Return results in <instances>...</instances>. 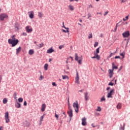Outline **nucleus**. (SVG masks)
<instances>
[{"label": "nucleus", "instance_id": "nucleus-38", "mask_svg": "<svg viewBox=\"0 0 130 130\" xmlns=\"http://www.w3.org/2000/svg\"><path fill=\"white\" fill-rule=\"evenodd\" d=\"M96 111H101V108L100 107H98V109H96Z\"/></svg>", "mask_w": 130, "mask_h": 130}, {"label": "nucleus", "instance_id": "nucleus-35", "mask_svg": "<svg viewBox=\"0 0 130 130\" xmlns=\"http://www.w3.org/2000/svg\"><path fill=\"white\" fill-rule=\"evenodd\" d=\"M113 85H114V83L112 82H110L108 84V86H113Z\"/></svg>", "mask_w": 130, "mask_h": 130}, {"label": "nucleus", "instance_id": "nucleus-44", "mask_svg": "<svg viewBox=\"0 0 130 130\" xmlns=\"http://www.w3.org/2000/svg\"><path fill=\"white\" fill-rule=\"evenodd\" d=\"M77 61H78V63L79 64H81L82 63V59H79V60H77Z\"/></svg>", "mask_w": 130, "mask_h": 130}, {"label": "nucleus", "instance_id": "nucleus-26", "mask_svg": "<svg viewBox=\"0 0 130 130\" xmlns=\"http://www.w3.org/2000/svg\"><path fill=\"white\" fill-rule=\"evenodd\" d=\"M120 55L121 56H122V58H124V56L125 55V53L124 52H123L122 53H120Z\"/></svg>", "mask_w": 130, "mask_h": 130}, {"label": "nucleus", "instance_id": "nucleus-64", "mask_svg": "<svg viewBox=\"0 0 130 130\" xmlns=\"http://www.w3.org/2000/svg\"><path fill=\"white\" fill-rule=\"evenodd\" d=\"M90 8H93V6H92L91 4L89 6V8H90Z\"/></svg>", "mask_w": 130, "mask_h": 130}, {"label": "nucleus", "instance_id": "nucleus-7", "mask_svg": "<svg viewBox=\"0 0 130 130\" xmlns=\"http://www.w3.org/2000/svg\"><path fill=\"white\" fill-rule=\"evenodd\" d=\"M68 113L70 117H73V110H72V107H69Z\"/></svg>", "mask_w": 130, "mask_h": 130}, {"label": "nucleus", "instance_id": "nucleus-47", "mask_svg": "<svg viewBox=\"0 0 130 130\" xmlns=\"http://www.w3.org/2000/svg\"><path fill=\"white\" fill-rule=\"evenodd\" d=\"M62 47H63V45H60L58 47L59 49H62Z\"/></svg>", "mask_w": 130, "mask_h": 130}, {"label": "nucleus", "instance_id": "nucleus-13", "mask_svg": "<svg viewBox=\"0 0 130 130\" xmlns=\"http://www.w3.org/2000/svg\"><path fill=\"white\" fill-rule=\"evenodd\" d=\"M94 56L91 57V58H96V59H98V60H100V56H99V55L98 54H94Z\"/></svg>", "mask_w": 130, "mask_h": 130}, {"label": "nucleus", "instance_id": "nucleus-31", "mask_svg": "<svg viewBox=\"0 0 130 130\" xmlns=\"http://www.w3.org/2000/svg\"><path fill=\"white\" fill-rule=\"evenodd\" d=\"M109 71V74H113V69H109L108 70Z\"/></svg>", "mask_w": 130, "mask_h": 130}, {"label": "nucleus", "instance_id": "nucleus-37", "mask_svg": "<svg viewBox=\"0 0 130 130\" xmlns=\"http://www.w3.org/2000/svg\"><path fill=\"white\" fill-rule=\"evenodd\" d=\"M68 109H69V107H71V105L70 104V99H68Z\"/></svg>", "mask_w": 130, "mask_h": 130}, {"label": "nucleus", "instance_id": "nucleus-10", "mask_svg": "<svg viewBox=\"0 0 130 130\" xmlns=\"http://www.w3.org/2000/svg\"><path fill=\"white\" fill-rule=\"evenodd\" d=\"M29 28V26H27L25 27V29L26 30V32H27V33H31L32 31H33V28Z\"/></svg>", "mask_w": 130, "mask_h": 130}, {"label": "nucleus", "instance_id": "nucleus-30", "mask_svg": "<svg viewBox=\"0 0 130 130\" xmlns=\"http://www.w3.org/2000/svg\"><path fill=\"white\" fill-rule=\"evenodd\" d=\"M75 60H79V56H78V55L77 53H75Z\"/></svg>", "mask_w": 130, "mask_h": 130}, {"label": "nucleus", "instance_id": "nucleus-54", "mask_svg": "<svg viewBox=\"0 0 130 130\" xmlns=\"http://www.w3.org/2000/svg\"><path fill=\"white\" fill-rule=\"evenodd\" d=\"M112 56V54H110V55L108 56L107 58H110Z\"/></svg>", "mask_w": 130, "mask_h": 130}, {"label": "nucleus", "instance_id": "nucleus-5", "mask_svg": "<svg viewBox=\"0 0 130 130\" xmlns=\"http://www.w3.org/2000/svg\"><path fill=\"white\" fill-rule=\"evenodd\" d=\"M5 118L6 123H9L10 122V118H9V112H6L5 113Z\"/></svg>", "mask_w": 130, "mask_h": 130}, {"label": "nucleus", "instance_id": "nucleus-2", "mask_svg": "<svg viewBox=\"0 0 130 130\" xmlns=\"http://www.w3.org/2000/svg\"><path fill=\"white\" fill-rule=\"evenodd\" d=\"M73 106L75 109V112L78 113V112H79V104L78 103V102L76 101V102L74 103Z\"/></svg>", "mask_w": 130, "mask_h": 130}, {"label": "nucleus", "instance_id": "nucleus-3", "mask_svg": "<svg viewBox=\"0 0 130 130\" xmlns=\"http://www.w3.org/2000/svg\"><path fill=\"white\" fill-rule=\"evenodd\" d=\"M9 18V16L6 14L2 13L0 15V21H5V19Z\"/></svg>", "mask_w": 130, "mask_h": 130}, {"label": "nucleus", "instance_id": "nucleus-36", "mask_svg": "<svg viewBox=\"0 0 130 130\" xmlns=\"http://www.w3.org/2000/svg\"><path fill=\"white\" fill-rule=\"evenodd\" d=\"M13 98H17V92H15L13 94Z\"/></svg>", "mask_w": 130, "mask_h": 130}, {"label": "nucleus", "instance_id": "nucleus-51", "mask_svg": "<svg viewBox=\"0 0 130 130\" xmlns=\"http://www.w3.org/2000/svg\"><path fill=\"white\" fill-rule=\"evenodd\" d=\"M11 40H13V39H16L15 38V35H13L12 37H11Z\"/></svg>", "mask_w": 130, "mask_h": 130}, {"label": "nucleus", "instance_id": "nucleus-12", "mask_svg": "<svg viewBox=\"0 0 130 130\" xmlns=\"http://www.w3.org/2000/svg\"><path fill=\"white\" fill-rule=\"evenodd\" d=\"M30 14H29V17L30 19H33L34 18V11H31L30 12Z\"/></svg>", "mask_w": 130, "mask_h": 130}, {"label": "nucleus", "instance_id": "nucleus-39", "mask_svg": "<svg viewBox=\"0 0 130 130\" xmlns=\"http://www.w3.org/2000/svg\"><path fill=\"white\" fill-rule=\"evenodd\" d=\"M114 58L115 59H117V58H119L120 59L121 57L119 56H115Z\"/></svg>", "mask_w": 130, "mask_h": 130}, {"label": "nucleus", "instance_id": "nucleus-48", "mask_svg": "<svg viewBox=\"0 0 130 130\" xmlns=\"http://www.w3.org/2000/svg\"><path fill=\"white\" fill-rule=\"evenodd\" d=\"M62 25H63V26H62V27L63 28H64V29H67V28H68V27H65V26H64V22H62Z\"/></svg>", "mask_w": 130, "mask_h": 130}, {"label": "nucleus", "instance_id": "nucleus-62", "mask_svg": "<svg viewBox=\"0 0 130 130\" xmlns=\"http://www.w3.org/2000/svg\"><path fill=\"white\" fill-rule=\"evenodd\" d=\"M96 15H102V13H101V12H98L96 13Z\"/></svg>", "mask_w": 130, "mask_h": 130}, {"label": "nucleus", "instance_id": "nucleus-21", "mask_svg": "<svg viewBox=\"0 0 130 130\" xmlns=\"http://www.w3.org/2000/svg\"><path fill=\"white\" fill-rule=\"evenodd\" d=\"M65 29H66V30L63 29H62V32H63L64 33H69V32H70V30H69L70 28H69V27H67V28H65Z\"/></svg>", "mask_w": 130, "mask_h": 130}, {"label": "nucleus", "instance_id": "nucleus-23", "mask_svg": "<svg viewBox=\"0 0 130 130\" xmlns=\"http://www.w3.org/2000/svg\"><path fill=\"white\" fill-rule=\"evenodd\" d=\"M69 9L70 11H74V10H75V9L74 8V7L72 5L69 6Z\"/></svg>", "mask_w": 130, "mask_h": 130}, {"label": "nucleus", "instance_id": "nucleus-63", "mask_svg": "<svg viewBox=\"0 0 130 130\" xmlns=\"http://www.w3.org/2000/svg\"><path fill=\"white\" fill-rule=\"evenodd\" d=\"M107 91H108L109 90H110V87H108L106 89Z\"/></svg>", "mask_w": 130, "mask_h": 130}, {"label": "nucleus", "instance_id": "nucleus-22", "mask_svg": "<svg viewBox=\"0 0 130 130\" xmlns=\"http://www.w3.org/2000/svg\"><path fill=\"white\" fill-rule=\"evenodd\" d=\"M44 69L45 71H47V70H48V64L47 63L45 64L44 66Z\"/></svg>", "mask_w": 130, "mask_h": 130}, {"label": "nucleus", "instance_id": "nucleus-15", "mask_svg": "<svg viewBox=\"0 0 130 130\" xmlns=\"http://www.w3.org/2000/svg\"><path fill=\"white\" fill-rule=\"evenodd\" d=\"M15 107H16V108H20L21 107V104H20L18 101H16Z\"/></svg>", "mask_w": 130, "mask_h": 130}, {"label": "nucleus", "instance_id": "nucleus-18", "mask_svg": "<svg viewBox=\"0 0 130 130\" xmlns=\"http://www.w3.org/2000/svg\"><path fill=\"white\" fill-rule=\"evenodd\" d=\"M100 48H101V46H100L99 48H98L96 49V51H94V54H98V53H99L100 52L99 50L100 49Z\"/></svg>", "mask_w": 130, "mask_h": 130}, {"label": "nucleus", "instance_id": "nucleus-25", "mask_svg": "<svg viewBox=\"0 0 130 130\" xmlns=\"http://www.w3.org/2000/svg\"><path fill=\"white\" fill-rule=\"evenodd\" d=\"M44 46V44H43V43H41V44L38 45L39 48H41L42 47H43Z\"/></svg>", "mask_w": 130, "mask_h": 130}, {"label": "nucleus", "instance_id": "nucleus-11", "mask_svg": "<svg viewBox=\"0 0 130 130\" xmlns=\"http://www.w3.org/2000/svg\"><path fill=\"white\" fill-rule=\"evenodd\" d=\"M86 119L85 117L82 118V124L83 126H85V125H86V124H87V122L86 121Z\"/></svg>", "mask_w": 130, "mask_h": 130}, {"label": "nucleus", "instance_id": "nucleus-9", "mask_svg": "<svg viewBox=\"0 0 130 130\" xmlns=\"http://www.w3.org/2000/svg\"><path fill=\"white\" fill-rule=\"evenodd\" d=\"M19 27H20V24H19V23L15 22L14 24V28L15 29H16V31H19L20 30V28H19Z\"/></svg>", "mask_w": 130, "mask_h": 130}, {"label": "nucleus", "instance_id": "nucleus-29", "mask_svg": "<svg viewBox=\"0 0 130 130\" xmlns=\"http://www.w3.org/2000/svg\"><path fill=\"white\" fill-rule=\"evenodd\" d=\"M3 102L4 104H7V103L8 102V99H4Z\"/></svg>", "mask_w": 130, "mask_h": 130}, {"label": "nucleus", "instance_id": "nucleus-52", "mask_svg": "<svg viewBox=\"0 0 130 130\" xmlns=\"http://www.w3.org/2000/svg\"><path fill=\"white\" fill-rule=\"evenodd\" d=\"M109 12L108 11H106L105 12V14H104V16H106V15H107V14H108Z\"/></svg>", "mask_w": 130, "mask_h": 130}, {"label": "nucleus", "instance_id": "nucleus-32", "mask_svg": "<svg viewBox=\"0 0 130 130\" xmlns=\"http://www.w3.org/2000/svg\"><path fill=\"white\" fill-rule=\"evenodd\" d=\"M98 42H95L94 44V47H97V46H98Z\"/></svg>", "mask_w": 130, "mask_h": 130}, {"label": "nucleus", "instance_id": "nucleus-57", "mask_svg": "<svg viewBox=\"0 0 130 130\" xmlns=\"http://www.w3.org/2000/svg\"><path fill=\"white\" fill-rule=\"evenodd\" d=\"M74 1H75V2H79V0H69V1L72 3V2H74Z\"/></svg>", "mask_w": 130, "mask_h": 130}, {"label": "nucleus", "instance_id": "nucleus-46", "mask_svg": "<svg viewBox=\"0 0 130 130\" xmlns=\"http://www.w3.org/2000/svg\"><path fill=\"white\" fill-rule=\"evenodd\" d=\"M52 86L56 87V83L55 82H52Z\"/></svg>", "mask_w": 130, "mask_h": 130}, {"label": "nucleus", "instance_id": "nucleus-20", "mask_svg": "<svg viewBox=\"0 0 130 130\" xmlns=\"http://www.w3.org/2000/svg\"><path fill=\"white\" fill-rule=\"evenodd\" d=\"M28 54L29 55H32V54H34V50L33 49H30L28 51Z\"/></svg>", "mask_w": 130, "mask_h": 130}, {"label": "nucleus", "instance_id": "nucleus-6", "mask_svg": "<svg viewBox=\"0 0 130 130\" xmlns=\"http://www.w3.org/2000/svg\"><path fill=\"white\" fill-rule=\"evenodd\" d=\"M113 94H114V89H111L107 96L108 98H112V95H113Z\"/></svg>", "mask_w": 130, "mask_h": 130}, {"label": "nucleus", "instance_id": "nucleus-58", "mask_svg": "<svg viewBox=\"0 0 130 130\" xmlns=\"http://www.w3.org/2000/svg\"><path fill=\"white\" fill-rule=\"evenodd\" d=\"M23 105H24V106H26L27 105V102L25 101L23 103Z\"/></svg>", "mask_w": 130, "mask_h": 130}, {"label": "nucleus", "instance_id": "nucleus-45", "mask_svg": "<svg viewBox=\"0 0 130 130\" xmlns=\"http://www.w3.org/2000/svg\"><path fill=\"white\" fill-rule=\"evenodd\" d=\"M122 69V66H121L120 67V68L119 69V70H118L117 73H119V72H120V71H121Z\"/></svg>", "mask_w": 130, "mask_h": 130}, {"label": "nucleus", "instance_id": "nucleus-28", "mask_svg": "<svg viewBox=\"0 0 130 130\" xmlns=\"http://www.w3.org/2000/svg\"><path fill=\"white\" fill-rule=\"evenodd\" d=\"M43 16V14H42V12L38 13V17H39L40 18H42Z\"/></svg>", "mask_w": 130, "mask_h": 130}, {"label": "nucleus", "instance_id": "nucleus-8", "mask_svg": "<svg viewBox=\"0 0 130 130\" xmlns=\"http://www.w3.org/2000/svg\"><path fill=\"white\" fill-rule=\"evenodd\" d=\"M80 79V78L79 77V73L78 72H77L76 73V77L75 78V83L76 84H80V83L79 82V80Z\"/></svg>", "mask_w": 130, "mask_h": 130}, {"label": "nucleus", "instance_id": "nucleus-1", "mask_svg": "<svg viewBox=\"0 0 130 130\" xmlns=\"http://www.w3.org/2000/svg\"><path fill=\"white\" fill-rule=\"evenodd\" d=\"M8 43L9 44H11L12 47H15L19 43V40L17 39H14L13 40L9 39H8Z\"/></svg>", "mask_w": 130, "mask_h": 130}, {"label": "nucleus", "instance_id": "nucleus-34", "mask_svg": "<svg viewBox=\"0 0 130 130\" xmlns=\"http://www.w3.org/2000/svg\"><path fill=\"white\" fill-rule=\"evenodd\" d=\"M118 24H119V23H118L116 24V27H115V28H114V32H116V30H117V25H118Z\"/></svg>", "mask_w": 130, "mask_h": 130}, {"label": "nucleus", "instance_id": "nucleus-55", "mask_svg": "<svg viewBox=\"0 0 130 130\" xmlns=\"http://www.w3.org/2000/svg\"><path fill=\"white\" fill-rule=\"evenodd\" d=\"M23 36H27V33L26 32H23L22 33Z\"/></svg>", "mask_w": 130, "mask_h": 130}, {"label": "nucleus", "instance_id": "nucleus-4", "mask_svg": "<svg viewBox=\"0 0 130 130\" xmlns=\"http://www.w3.org/2000/svg\"><path fill=\"white\" fill-rule=\"evenodd\" d=\"M122 35L123 38H127L128 37H129V36H130L129 31L127 30L123 32Z\"/></svg>", "mask_w": 130, "mask_h": 130}, {"label": "nucleus", "instance_id": "nucleus-42", "mask_svg": "<svg viewBox=\"0 0 130 130\" xmlns=\"http://www.w3.org/2000/svg\"><path fill=\"white\" fill-rule=\"evenodd\" d=\"M55 117L57 118V120H58V115L56 114V113H55Z\"/></svg>", "mask_w": 130, "mask_h": 130}, {"label": "nucleus", "instance_id": "nucleus-59", "mask_svg": "<svg viewBox=\"0 0 130 130\" xmlns=\"http://www.w3.org/2000/svg\"><path fill=\"white\" fill-rule=\"evenodd\" d=\"M102 101H105V98H102L101 100V102H102Z\"/></svg>", "mask_w": 130, "mask_h": 130}, {"label": "nucleus", "instance_id": "nucleus-41", "mask_svg": "<svg viewBox=\"0 0 130 130\" xmlns=\"http://www.w3.org/2000/svg\"><path fill=\"white\" fill-rule=\"evenodd\" d=\"M92 37H93V36L92 35V33H91V34H90L89 36H88V39H90Z\"/></svg>", "mask_w": 130, "mask_h": 130}, {"label": "nucleus", "instance_id": "nucleus-60", "mask_svg": "<svg viewBox=\"0 0 130 130\" xmlns=\"http://www.w3.org/2000/svg\"><path fill=\"white\" fill-rule=\"evenodd\" d=\"M2 80H3V77H2V75H0V83L2 82Z\"/></svg>", "mask_w": 130, "mask_h": 130}, {"label": "nucleus", "instance_id": "nucleus-14", "mask_svg": "<svg viewBox=\"0 0 130 130\" xmlns=\"http://www.w3.org/2000/svg\"><path fill=\"white\" fill-rule=\"evenodd\" d=\"M52 52H54V49H53V48H52V47L50 48L47 51V53H52Z\"/></svg>", "mask_w": 130, "mask_h": 130}, {"label": "nucleus", "instance_id": "nucleus-56", "mask_svg": "<svg viewBox=\"0 0 130 130\" xmlns=\"http://www.w3.org/2000/svg\"><path fill=\"white\" fill-rule=\"evenodd\" d=\"M128 17H129V15H128L127 16L125 17V20H128Z\"/></svg>", "mask_w": 130, "mask_h": 130}, {"label": "nucleus", "instance_id": "nucleus-40", "mask_svg": "<svg viewBox=\"0 0 130 130\" xmlns=\"http://www.w3.org/2000/svg\"><path fill=\"white\" fill-rule=\"evenodd\" d=\"M18 102H23V99L22 98L18 99Z\"/></svg>", "mask_w": 130, "mask_h": 130}, {"label": "nucleus", "instance_id": "nucleus-61", "mask_svg": "<svg viewBox=\"0 0 130 130\" xmlns=\"http://www.w3.org/2000/svg\"><path fill=\"white\" fill-rule=\"evenodd\" d=\"M87 15H88V17H92V15H91V14H90V13H88V14H87Z\"/></svg>", "mask_w": 130, "mask_h": 130}, {"label": "nucleus", "instance_id": "nucleus-17", "mask_svg": "<svg viewBox=\"0 0 130 130\" xmlns=\"http://www.w3.org/2000/svg\"><path fill=\"white\" fill-rule=\"evenodd\" d=\"M112 70L113 71H114V70H117V69H118V67H117V66H115V64H114V62H113L112 63Z\"/></svg>", "mask_w": 130, "mask_h": 130}, {"label": "nucleus", "instance_id": "nucleus-43", "mask_svg": "<svg viewBox=\"0 0 130 130\" xmlns=\"http://www.w3.org/2000/svg\"><path fill=\"white\" fill-rule=\"evenodd\" d=\"M84 98H88V92L85 93Z\"/></svg>", "mask_w": 130, "mask_h": 130}, {"label": "nucleus", "instance_id": "nucleus-49", "mask_svg": "<svg viewBox=\"0 0 130 130\" xmlns=\"http://www.w3.org/2000/svg\"><path fill=\"white\" fill-rule=\"evenodd\" d=\"M44 77H43V76L41 75L40 77V80H43V79H44Z\"/></svg>", "mask_w": 130, "mask_h": 130}, {"label": "nucleus", "instance_id": "nucleus-53", "mask_svg": "<svg viewBox=\"0 0 130 130\" xmlns=\"http://www.w3.org/2000/svg\"><path fill=\"white\" fill-rule=\"evenodd\" d=\"M109 74V78H112V76H113V74Z\"/></svg>", "mask_w": 130, "mask_h": 130}, {"label": "nucleus", "instance_id": "nucleus-27", "mask_svg": "<svg viewBox=\"0 0 130 130\" xmlns=\"http://www.w3.org/2000/svg\"><path fill=\"white\" fill-rule=\"evenodd\" d=\"M62 79L63 80H66V79H68V80H69V76H67V75H62Z\"/></svg>", "mask_w": 130, "mask_h": 130}, {"label": "nucleus", "instance_id": "nucleus-24", "mask_svg": "<svg viewBox=\"0 0 130 130\" xmlns=\"http://www.w3.org/2000/svg\"><path fill=\"white\" fill-rule=\"evenodd\" d=\"M116 108L117 109H120V108H121V104L118 103L116 106Z\"/></svg>", "mask_w": 130, "mask_h": 130}, {"label": "nucleus", "instance_id": "nucleus-19", "mask_svg": "<svg viewBox=\"0 0 130 130\" xmlns=\"http://www.w3.org/2000/svg\"><path fill=\"white\" fill-rule=\"evenodd\" d=\"M22 49V47L21 46L19 47L17 49H16V54H19V53L20 51H21V50Z\"/></svg>", "mask_w": 130, "mask_h": 130}, {"label": "nucleus", "instance_id": "nucleus-16", "mask_svg": "<svg viewBox=\"0 0 130 130\" xmlns=\"http://www.w3.org/2000/svg\"><path fill=\"white\" fill-rule=\"evenodd\" d=\"M45 108H46V105H45V104H43L42 105V108H41V111L42 112H44L45 110Z\"/></svg>", "mask_w": 130, "mask_h": 130}, {"label": "nucleus", "instance_id": "nucleus-33", "mask_svg": "<svg viewBox=\"0 0 130 130\" xmlns=\"http://www.w3.org/2000/svg\"><path fill=\"white\" fill-rule=\"evenodd\" d=\"M43 118H44V116H41L40 117V121L41 122H42V121H43Z\"/></svg>", "mask_w": 130, "mask_h": 130}, {"label": "nucleus", "instance_id": "nucleus-50", "mask_svg": "<svg viewBox=\"0 0 130 130\" xmlns=\"http://www.w3.org/2000/svg\"><path fill=\"white\" fill-rule=\"evenodd\" d=\"M121 129L124 130V124L123 125V127H120V130H121Z\"/></svg>", "mask_w": 130, "mask_h": 130}]
</instances>
